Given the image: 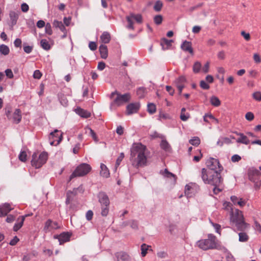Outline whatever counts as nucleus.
Wrapping results in <instances>:
<instances>
[{
    "instance_id": "1",
    "label": "nucleus",
    "mask_w": 261,
    "mask_h": 261,
    "mask_svg": "<svg viewBox=\"0 0 261 261\" xmlns=\"http://www.w3.org/2000/svg\"><path fill=\"white\" fill-rule=\"evenodd\" d=\"M201 177L204 184L213 186H219L223 181L221 172L207 171L205 168L201 169Z\"/></svg>"
},
{
    "instance_id": "2",
    "label": "nucleus",
    "mask_w": 261,
    "mask_h": 261,
    "mask_svg": "<svg viewBox=\"0 0 261 261\" xmlns=\"http://www.w3.org/2000/svg\"><path fill=\"white\" fill-rule=\"evenodd\" d=\"M148 150L146 147L141 143H135L131 149V157L137 155L138 166H144L147 164V154Z\"/></svg>"
},
{
    "instance_id": "3",
    "label": "nucleus",
    "mask_w": 261,
    "mask_h": 261,
    "mask_svg": "<svg viewBox=\"0 0 261 261\" xmlns=\"http://www.w3.org/2000/svg\"><path fill=\"white\" fill-rule=\"evenodd\" d=\"M197 244L200 248L204 250L218 249L220 247L216 237L212 234L208 235L207 239L200 240Z\"/></svg>"
},
{
    "instance_id": "4",
    "label": "nucleus",
    "mask_w": 261,
    "mask_h": 261,
    "mask_svg": "<svg viewBox=\"0 0 261 261\" xmlns=\"http://www.w3.org/2000/svg\"><path fill=\"white\" fill-rule=\"evenodd\" d=\"M91 170V166L86 163H83L78 166L69 177V181L76 177L83 176L87 174Z\"/></svg>"
},
{
    "instance_id": "5",
    "label": "nucleus",
    "mask_w": 261,
    "mask_h": 261,
    "mask_svg": "<svg viewBox=\"0 0 261 261\" xmlns=\"http://www.w3.org/2000/svg\"><path fill=\"white\" fill-rule=\"evenodd\" d=\"M98 201L101 204V214L102 216H107L109 211L110 201L109 197L104 192H100L98 194Z\"/></svg>"
},
{
    "instance_id": "6",
    "label": "nucleus",
    "mask_w": 261,
    "mask_h": 261,
    "mask_svg": "<svg viewBox=\"0 0 261 261\" xmlns=\"http://www.w3.org/2000/svg\"><path fill=\"white\" fill-rule=\"evenodd\" d=\"M47 159L48 154L46 152L41 153L39 156L34 153L32 155V165L36 168H39L46 162Z\"/></svg>"
},
{
    "instance_id": "7",
    "label": "nucleus",
    "mask_w": 261,
    "mask_h": 261,
    "mask_svg": "<svg viewBox=\"0 0 261 261\" xmlns=\"http://www.w3.org/2000/svg\"><path fill=\"white\" fill-rule=\"evenodd\" d=\"M259 168L261 170V167H259ZM248 175L249 180L254 183V187L256 189H259L260 184H258V182L261 178V172L252 167L248 169Z\"/></svg>"
},
{
    "instance_id": "8",
    "label": "nucleus",
    "mask_w": 261,
    "mask_h": 261,
    "mask_svg": "<svg viewBox=\"0 0 261 261\" xmlns=\"http://www.w3.org/2000/svg\"><path fill=\"white\" fill-rule=\"evenodd\" d=\"M116 94L117 97L114 100V103L118 106H121L124 103L129 101L130 99V94L129 93H126L124 94H121L117 91H115L111 93V97H112L114 95Z\"/></svg>"
},
{
    "instance_id": "9",
    "label": "nucleus",
    "mask_w": 261,
    "mask_h": 261,
    "mask_svg": "<svg viewBox=\"0 0 261 261\" xmlns=\"http://www.w3.org/2000/svg\"><path fill=\"white\" fill-rule=\"evenodd\" d=\"M208 168L207 171H219L221 172L223 169L218 159L211 158L206 163Z\"/></svg>"
},
{
    "instance_id": "10",
    "label": "nucleus",
    "mask_w": 261,
    "mask_h": 261,
    "mask_svg": "<svg viewBox=\"0 0 261 261\" xmlns=\"http://www.w3.org/2000/svg\"><path fill=\"white\" fill-rule=\"evenodd\" d=\"M63 138L62 133L58 129H55L50 133L49 139L51 145L57 146L59 144Z\"/></svg>"
},
{
    "instance_id": "11",
    "label": "nucleus",
    "mask_w": 261,
    "mask_h": 261,
    "mask_svg": "<svg viewBox=\"0 0 261 261\" xmlns=\"http://www.w3.org/2000/svg\"><path fill=\"white\" fill-rule=\"evenodd\" d=\"M126 20L128 23L127 28L129 29L134 30V20H136L138 23H141L142 22V17L141 14H138L136 15L131 13L128 16H126Z\"/></svg>"
},
{
    "instance_id": "12",
    "label": "nucleus",
    "mask_w": 261,
    "mask_h": 261,
    "mask_svg": "<svg viewBox=\"0 0 261 261\" xmlns=\"http://www.w3.org/2000/svg\"><path fill=\"white\" fill-rule=\"evenodd\" d=\"M59 228H60V226L56 221H53L50 219H48L45 223L44 230L47 232Z\"/></svg>"
},
{
    "instance_id": "13",
    "label": "nucleus",
    "mask_w": 261,
    "mask_h": 261,
    "mask_svg": "<svg viewBox=\"0 0 261 261\" xmlns=\"http://www.w3.org/2000/svg\"><path fill=\"white\" fill-rule=\"evenodd\" d=\"M231 212L230 214V221L231 222L234 223L239 220L243 219V216L242 212L238 209H236L234 211H233L231 208Z\"/></svg>"
},
{
    "instance_id": "14",
    "label": "nucleus",
    "mask_w": 261,
    "mask_h": 261,
    "mask_svg": "<svg viewBox=\"0 0 261 261\" xmlns=\"http://www.w3.org/2000/svg\"><path fill=\"white\" fill-rule=\"evenodd\" d=\"M140 103L138 102L131 103L127 105L126 107V113L127 115H130L137 113L140 108Z\"/></svg>"
},
{
    "instance_id": "15",
    "label": "nucleus",
    "mask_w": 261,
    "mask_h": 261,
    "mask_svg": "<svg viewBox=\"0 0 261 261\" xmlns=\"http://www.w3.org/2000/svg\"><path fill=\"white\" fill-rule=\"evenodd\" d=\"M70 237L71 234L67 232H63L59 236H55V238L58 239L60 244L61 245L65 242L69 241Z\"/></svg>"
},
{
    "instance_id": "16",
    "label": "nucleus",
    "mask_w": 261,
    "mask_h": 261,
    "mask_svg": "<svg viewBox=\"0 0 261 261\" xmlns=\"http://www.w3.org/2000/svg\"><path fill=\"white\" fill-rule=\"evenodd\" d=\"M21 120V112L20 109H16L11 116V119L14 123L16 124L19 123Z\"/></svg>"
},
{
    "instance_id": "17",
    "label": "nucleus",
    "mask_w": 261,
    "mask_h": 261,
    "mask_svg": "<svg viewBox=\"0 0 261 261\" xmlns=\"http://www.w3.org/2000/svg\"><path fill=\"white\" fill-rule=\"evenodd\" d=\"M181 49L186 52H188L190 54H193V49L192 47V43L190 41H184L181 45Z\"/></svg>"
},
{
    "instance_id": "18",
    "label": "nucleus",
    "mask_w": 261,
    "mask_h": 261,
    "mask_svg": "<svg viewBox=\"0 0 261 261\" xmlns=\"http://www.w3.org/2000/svg\"><path fill=\"white\" fill-rule=\"evenodd\" d=\"M12 208L9 203H5L0 205V217H3L8 214L11 210Z\"/></svg>"
},
{
    "instance_id": "19",
    "label": "nucleus",
    "mask_w": 261,
    "mask_h": 261,
    "mask_svg": "<svg viewBox=\"0 0 261 261\" xmlns=\"http://www.w3.org/2000/svg\"><path fill=\"white\" fill-rule=\"evenodd\" d=\"M115 255L117 261H131L130 256L125 252H118Z\"/></svg>"
},
{
    "instance_id": "20",
    "label": "nucleus",
    "mask_w": 261,
    "mask_h": 261,
    "mask_svg": "<svg viewBox=\"0 0 261 261\" xmlns=\"http://www.w3.org/2000/svg\"><path fill=\"white\" fill-rule=\"evenodd\" d=\"M173 41L172 40H168L166 38H163L161 41V45L162 46L163 50H166L170 48L172 46Z\"/></svg>"
},
{
    "instance_id": "21",
    "label": "nucleus",
    "mask_w": 261,
    "mask_h": 261,
    "mask_svg": "<svg viewBox=\"0 0 261 261\" xmlns=\"http://www.w3.org/2000/svg\"><path fill=\"white\" fill-rule=\"evenodd\" d=\"M236 227L239 231H243L245 230L247 226V224L246 223L243 219L239 220L234 223Z\"/></svg>"
},
{
    "instance_id": "22",
    "label": "nucleus",
    "mask_w": 261,
    "mask_h": 261,
    "mask_svg": "<svg viewBox=\"0 0 261 261\" xmlns=\"http://www.w3.org/2000/svg\"><path fill=\"white\" fill-rule=\"evenodd\" d=\"M237 134L240 136V137L237 140V142L246 145L249 143V140L248 139L247 136H245L242 133H238Z\"/></svg>"
},
{
    "instance_id": "23",
    "label": "nucleus",
    "mask_w": 261,
    "mask_h": 261,
    "mask_svg": "<svg viewBox=\"0 0 261 261\" xmlns=\"http://www.w3.org/2000/svg\"><path fill=\"white\" fill-rule=\"evenodd\" d=\"M100 169H101V170L100 171V175L103 177H106V178L108 177L110 175V173H109V171L108 168L107 167V166L103 164H101Z\"/></svg>"
},
{
    "instance_id": "24",
    "label": "nucleus",
    "mask_w": 261,
    "mask_h": 261,
    "mask_svg": "<svg viewBox=\"0 0 261 261\" xmlns=\"http://www.w3.org/2000/svg\"><path fill=\"white\" fill-rule=\"evenodd\" d=\"M124 226L129 225L132 229L137 230L138 228V223L137 221L131 220L130 221L123 223Z\"/></svg>"
},
{
    "instance_id": "25",
    "label": "nucleus",
    "mask_w": 261,
    "mask_h": 261,
    "mask_svg": "<svg viewBox=\"0 0 261 261\" xmlns=\"http://www.w3.org/2000/svg\"><path fill=\"white\" fill-rule=\"evenodd\" d=\"M99 50L101 57L104 59H107L108 57V48L107 46L105 45H101L99 46Z\"/></svg>"
},
{
    "instance_id": "26",
    "label": "nucleus",
    "mask_w": 261,
    "mask_h": 261,
    "mask_svg": "<svg viewBox=\"0 0 261 261\" xmlns=\"http://www.w3.org/2000/svg\"><path fill=\"white\" fill-rule=\"evenodd\" d=\"M76 113L82 117L87 118L91 116V113L81 108H78L76 110Z\"/></svg>"
},
{
    "instance_id": "27",
    "label": "nucleus",
    "mask_w": 261,
    "mask_h": 261,
    "mask_svg": "<svg viewBox=\"0 0 261 261\" xmlns=\"http://www.w3.org/2000/svg\"><path fill=\"white\" fill-rule=\"evenodd\" d=\"M9 16L12 25H15L18 18V13L14 11H11L9 13Z\"/></svg>"
},
{
    "instance_id": "28",
    "label": "nucleus",
    "mask_w": 261,
    "mask_h": 261,
    "mask_svg": "<svg viewBox=\"0 0 261 261\" xmlns=\"http://www.w3.org/2000/svg\"><path fill=\"white\" fill-rule=\"evenodd\" d=\"M24 222V218L19 217L17 220L16 223L13 227V230L15 231H18L23 225Z\"/></svg>"
},
{
    "instance_id": "29",
    "label": "nucleus",
    "mask_w": 261,
    "mask_h": 261,
    "mask_svg": "<svg viewBox=\"0 0 261 261\" xmlns=\"http://www.w3.org/2000/svg\"><path fill=\"white\" fill-rule=\"evenodd\" d=\"M100 40L104 43H108L111 40L110 34L107 32H104L100 36Z\"/></svg>"
},
{
    "instance_id": "30",
    "label": "nucleus",
    "mask_w": 261,
    "mask_h": 261,
    "mask_svg": "<svg viewBox=\"0 0 261 261\" xmlns=\"http://www.w3.org/2000/svg\"><path fill=\"white\" fill-rule=\"evenodd\" d=\"M53 26L55 28H59L63 32H64L66 31V28L62 21L54 20L53 22Z\"/></svg>"
},
{
    "instance_id": "31",
    "label": "nucleus",
    "mask_w": 261,
    "mask_h": 261,
    "mask_svg": "<svg viewBox=\"0 0 261 261\" xmlns=\"http://www.w3.org/2000/svg\"><path fill=\"white\" fill-rule=\"evenodd\" d=\"M210 102L212 105L215 107H218L221 105L220 100L215 96H213L211 97Z\"/></svg>"
},
{
    "instance_id": "32",
    "label": "nucleus",
    "mask_w": 261,
    "mask_h": 261,
    "mask_svg": "<svg viewBox=\"0 0 261 261\" xmlns=\"http://www.w3.org/2000/svg\"><path fill=\"white\" fill-rule=\"evenodd\" d=\"M186 82V77L184 76H180L178 78L176 79L174 81V84L175 86L182 85L184 86L185 82Z\"/></svg>"
},
{
    "instance_id": "33",
    "label": "nucleus",
    "mask_w": 261,
    "mask_h": 261,
    "mask_svg": "<svg viewBox=\"0 0 261 261\" xmlns=\"http://www.w3.org/2000/svg\"><path fill=\"white\" fill-rule=\"evenodd\" d=\"M85 133L86 134H88L89 135H91L92 136V137L93 138V139L95 141H98V139H97V138L96 137V134L95 133V132H94L93 130H92L91 128H90L89 127H86L85 128Z\"/></svg>"
},
{
    "instance_id": "34",
    "label": "nucleus",
    "mask_w": 261,
    "mask_h": 261,
    "mask_svg": "<svg viewBox=\"0 0 261 261\" xmlns=\"http://www.w3.org/2000/svg\"><path fill=\"white\" fill-rule=\"evenodd\" d=\"M41 46L45 50H48L50 48V45L46 39H42L40 41Z\"/></svg>"
},
{
    "instance_id": "35",
    "label": "nucleus",
    "mask_w": 261,
    "mask_h": 261,
    "mask_svg": "<svg viewBox=\"0 0 261 261\" xmlns=\"http://www.w3.org/2000/svg\"><path fill=\"white\" fill-rule=\"evenodd\" d=\"M163 6V3L161 1L158 0L155 2L153 6V9L156 12H160L162 10Z\"/></svg>"
},
{
    "instance_id": "36",
    "label": "nucleus",
    "mask_w": 261,
    "mask_h": 261,
    "mask_svg": "<svg viewBox=\"0 0 261 261\" xmlns=\"http://www.w3.org/2000/svg\"><path fill=\"white\" fill-rule=\"evenodd\" d=\"M10 51L9 47L4 44L0 45V53L4 55H7Z\"/></svg>"
},
{
    "instance_id": "37",
    "label": "nucleus",
    "mask_w": 261,
    "mask_h": 261,
    "mask_svg": "<svg viewBox=\"0 0 261 261\" xmlns=\"http://www.w3.org/2000/svg\"><path fill=\"white\" fill-rule=\"evenodd\" d=\"M201 69V64L199 62H196L193 66V71L194 73H198Z\"/></svg>"
},
{
    "instance_id": "38",
    "label": "nucleus",
    "mask_w": 261,
    "mask_h": 261,
    "mask_svg": "<svg viewBox=\"0 0 261 261\" xmlns=\"http://www.w3.org/2000/svg\"><path fill=\"white\" fill-rule=\"evenodd\" d=\"M161 147L162 149L165 150V151H169L170 149V147L169 143L166 140H162L161 143Z\"/></svg>"
},
{
    "instance_id": "39",
    "label": "nucleus",
    "mask_w": 261,
    "mask_h": 261,
    "mask_svg": "<svg viewBox=\"0 0 261 261\" xmlns=\"http://www.w3.org/2000/svg\"><path fill=\"white\" fill-rule=\"evenodd\" d=\"M147 111L151 114L154 113L156 111V106L154 104L150 103L147 105Z\"/></svg>"
},
{
    "instance_id": "40",
    "label": "nucleus",
    "mask_w": 261,
    "mask_h": 261,
    "mask_svg": "<svg viewBox=\"0 0 261 261\" xmlns=\"http://www.w3.org/2000/svg\"><path fill=\"white\" fill-rule=\"evenodd\" d=\"M12 108L10 105H7L5 108V113L6 115L7 116V117L9 120L11 119V112Z\"/></svg>"
},
{
    "instance_id": "41",
    "label": "nucleus",
    "mask_w": 261,
    "mask_h": 261,
    "mask_svg": "<svg viewBox=\"0 0 261 261\" xmlns=\"http://www.w3.org/2000/svg\"><path fill=\"white\" fill-rule=\"evenodd\" d=\"M239 241L240 242H246L248 240V235L245 232H240L239 233Z\"/></svg>"
},
{
    "instance_id": "42",
    "label": "nucleus",
    "mask_w": 261,
    "mask_h": 261,
    "mask_svg": "<svg viewBox=\"0 0 261 261\" xmlns=\"http://www.w3.org/2000/svg\"><path fill=\"white\" fill-rule=\"evenodd\" d=\"M164 175L165 177H168V178H173V181H176V176L174 174H173V173L169 172L168 171V170L166 169H165V170H164Z\"/></svg>"
},
{
    "instance_id": "43",
    "label": "nucleus",
    "mask_w": 261,
    "mask_h": 261,
    "mask_svg": "<svg viewBox=\"0 0 261 261\" xmlns=\"http://www.w3.org/2000/svg\"><path fill=\"white\" fill-rule=\"evenodd\" d=\"M189 142L193 145L198 146L200 143V140L198 137H194L190 140Z\"/></svg>"
},
{
    "instance_id": "44",
    "label": "nucleus",
    "mask_w": 261,
    "mask_h": 261,
    "mask_svg": "<svg viewBox=\"0 0 261 261\" xmlns=\"http://www.w3.org/2000/svg\"><path fill=\"white\" fill-rule=\"evenodd\" d=\"M145 93V89L143 87H140L137 90V94L139 98H143Z\"/></svg>"
},
{
    "instance_id": "45",
    "label": "nucleus",
    "mask_w": 261,
    "mask_h": 261,
    "mask_svg": "<svg viewBox=\"0 0 261 261\" xmlns=\"http://www.w3.org/2000/svg\"><path fill=\"white\" fill-rule=\"evenodd\" d=\"M148 247L149 246L145 244H143L141 245V255L142 256H145L146 255Z\"/></svg>"
},
{
    "instance_id": "46",
    "label": "nucleus",
    "mask_w": 261,
    "mask_h": 261,
    "mask_svg": "<svg viewBox=\"0 0 261 261\" xmlns=\"http://www.w3.org/2000/svg\"><path fill=\"white\" fill-rule=\"evenodd\" d=\"M153 20L155 24L159 25L162 22L163 17L162 15H158L154 17Z\"/></svg>"
},
{
    "instance_id": "47",
    "label": "nucleus",
    "mask_w": 261,
    "mask_h": 261,
    "mask_svg": "<svg viewBox=\"0 0 261 261\" xmlns=\"http://www.w3.org/2000/svg\"><path fill=\"white\" fill-rule=\"evenodd\" d=\"M124 157V153L122 152L121 153L116 160V164H115V170H116L117 168L119 166L121 162L122 161V160H123Z\"/></svg>"
},
{
    "instance_id": "48",
    "label": "nucleus",
    "mask_w": 261,
    "mask_h": 261,
    "mask_svg": "<svg viewBox=\"0 0 261 261\" xmlns=\"http://www.w3.org/2000/svg\"><path fill=\"white\" fill-rule=\"evenodd\" d=\"M27 155L26 152L23 151L20 152L18 158L20 161L23 162H25L27 161Z\"/></svg>"
},
{
    "instance_id": "49",
    "label": "nucleus",
    "mask_w": 261,
    "mask_h": 261,
    "mask_svg": "<svg viewBox=\"0 0 261 261\" xmlns=\"http://www.w3.org/2000/svg\"><path fill=\"white\" fill-rule=\"evenodd\" d=\"M253 98L258 101H261V92L259 91H256L252 94Z\"/></svg>"
},
{
    "instance_id": "50",
    "label": "nucleus",
    "mask_w": 261,
    "mask_h": 261,
    "mask_svg": "<svg viewBox=\"0 0 261 261\" xmlns=\"http://www.w3.org/2000/svg\"><path fill=\"white\" fill-rule=\"evenodd\" d=\"M245 118L247 120L251 121L253 120L254 118V114H253V113L250 112H247L245 114Z\"/></svg>"
},
{
    "instance_id": "51",
    "label": "nucleus",
    "mask_w": 261,
    "mask_h": 261,
    "mask_svg": "<svg viewBox=\"0 0 261 261\" xmlns=\"http://www.w3.org/2000/svg\"><path fill=\"white\" fill-rule=\"evenodd\" d=\"M200 87L204 90H208L210 88V86L204 81H201L200 82Z\"/></svg>"
},
{
    "instance_id": "52",
    "label": "nucleus",
    "mask_w": 261,
    "mask_h": 261,
    "mask_svg": "<svg viewBox=\"0 0 261 261\" xmlns=\"http://www.w3.org/2000/svg\"><path fill=\"white\" fill-rule=\"evenodd\" d=\"M45 26L46 33L49 35H51L53 32L50 24L49 23H47Z\"/></svg>"
},
{
    "instance_id": "53",
    "label": "nucleus",
    "mask_w": 261,
    "mask_h": 261,
    "mask_svg": "<svg viewBox=\"0 0 261 261\" xmlns=\"http://www.w3.org/2000/svg\"><path fill=\"white\" fill-rule=\"evenodd\" d=\"M42 76V73L39 70H36L34 72L33 77L36 79H40Z\"/></svg>"
},
{
    "instance_id": "54",
    "label": "nucleus",
    "mask_w": 261,
    "mask_h": 261,
    "mask_svg": "<svg viewBox=\"0 0 261 261\" xmlns=\"http://www.w3.org/2000/svg\"><path fill=\"white\" fill-rule=\"evenodd\" d=\"M241 34L246 41H249L250 40L251 37L249 33H246L243 31L241 32Z\"/></svg>"
},
{
    "instance_id": "55",
    "label": "nucleus",
    "mask_w": 261,
    "mask_h": 261,
    "mask_svg": "<svg viewBox=\"0 0 261 261\" xmlns=\"http://www.w3.org/2000/svg\"><path fill=\"white\" fill-rule=\"evenodd\" d=\"M254 62L256 63H259L261 62V58L259 54L255 53L253 56Z\"/></svg>"
},
{
    "instance_id": "56",
    "label": "nucleus",
    "mask_w": 261,
    "mask_h": 261,
    "mask_svg": "<svg viewBox=\"0 0 261 261\" xmlns=\"http://www.w3.org/2000/svg\"><path fill=\"white\" fill-rule=\"evenodd\" d=\"M5 73L6 76L9 79H12L13 77V74L12 71L10 69H7L5 70Z\"/></svg>"
},
{
    "instance_id": "57",
    "label": "nucleus",
    "mask_w": 261,
    "mask_h": 261,
    "mask_svg": "<svg viewBox=\"0 0 261 261\" xmlns=\"http://www.w3.org/2000/svg\"><path fill=\"white\" fill-rule=\"evenodd\" d=\"M89 47L91 50H95L97 48V45L95 42L91 41L89 43Z\"/></svg>"
},
{
    "instance_id": "58",
    "label": "nucleus",
    "mask_w": 261,
    "mask_h": 261,
    "mask_svg": "<svg viewBox=\"0 0 261 261\" xmlns=\"http://www.w3.org/2000/svg\"><path fill=\"white\" fill-rule=\"evenodd\" d=\"M157 256L161 258H165L167 257L168 254L165 251H160L157 253Z\"/></svg>"
},
{
    "instance_id": "59",
    "label": "nucleus",
    "mask_w": 261,
    "mask_h": 261,
    "mask_svg": "<svg viewBox=\"0 0 261 261\" xmlns=\"http://www.w3.org/2000/svg\"><path fill=\"white\" fill-rule=\"evenodd\" d=\"M203 3H200L195 6L191 7V8H189V11L191 13L193 11L195 10L196 9L201 7L203 6Z\"/></svg>"
},
{
    "instance_id": "60",
    "label": "nucleus",
    "mask_w": 261,
    "mask_h": 261,
    "mask_svg": "<svg viewBox=\"0 0 261 261\" xmlns=\"http://www.w3.org/2000/svg\"><path fill=\"white\" fill-rule=\"evenodd\" d=\"M209 67H210V63L208 62H207L204 66L202 68V71L206 73L208 72L209 71Z\"/></svg>"
},
{
    "instance_id": "61",
    "label": "nucleus",
    "mask_w": 261,
    "mask_h": 261,
    "mask_svg": "<svg viewBox=\"0 0 261 261\" xmlns=\"http://www.w3.org/2000/svg\"><path fill=\"white\" fill-rule=\"evenodd\" d=\"M190 117V115L188 113L185 114H180V118L182 121H187L189 118Z\"/></svg>"
},
{
    "instance_id": "62",
    "label": "nucleus",
    "mask_w": 261,
    "mask_h": 261,
    "mask_svg": "<svg viewBox=\"0 0 261 261\" xmlns=\"http://www.w3.org/2000/svg\"><path fill=\"white\" fill-rule=\"evenodd\" d=\"M93 215V212L92 211H91V210H89L87 212L86 215V219L88 221L91 220L92 219Z\"/></svg>"
},
{
    "instance_id": "63",
    "label": "nucleus",
    "mask_w": 261,
    "mask_h": 261,
    "mask_svg": "<svg viewBox=\"0 0 261 261\" xmlns=\"http://www.w3.org/2000/svg\"><path fill=\"white\" fill-rule=\"evenodd\" d=\"M241 159V157L238 155V154H234L231 157V161L232 162H237L240 161Z\"/></svg>"
},
{
    "instance_id": "64",
    "label": "nucleus",
    "mask_w": 261,
    "mask_h": 261,
    "mask_svg": "<svg viewBox=\"0 0 261 261\" xmlns=\"http://www.w3.org/2000/svg\"><path fill=\"white\" fill-rule=\"evenodd\" d=\"M32 49H33V47L31 46L28 45V46H24L23 47V50H24V52L27 54H30V53H31V51H32Z\"/></svg>"
}]
</instances>
